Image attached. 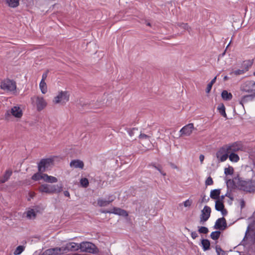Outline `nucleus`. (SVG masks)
Here are the masks:
<instances>
[{
  "mask_svg": "<svg viewBox=\"0 0 255 255\" xmlns=\"http://www.w3.org/2000/svg\"><path fill=\"white\" fill-rule=\"evenodd\" d=\"M235 179H238L237 184L239 190L250 193L255 192V180H244L242 177H240L239 175H237L235 177Z\"/></svg>",
  "mask_w": 255,
  "mask_h": 255,
  "instance_id": "nucleus-1",
  "label": "nucleus"
},
{
  "mask_svg": "<svg viewBox=\"0 0 255 255\" xmlns=\"http://www.w3.org/2000/svg\"><path fill=\"white\" fill-rule=\"evenodd\" d=\"M38 190L41 193L49 194L59 193L63 190V186L62 184L60 185L44 184L39 187Z\"/></svg>",
  "mask_w": 255,
  "mask_h": 255,
  "instance_id": "nucleus-2",
  "label": "nucleus"
},
{
  "mask_svg": "<svg viewBox=\"0 0 255 255\" xmlns=\"http://www.w3.org/2000/svg\"><path fill=\"white\" fill-rule=\"evenodd\" d=\"M78 245L79 250H80L81 252L96 254L99 252V250L97 246L90 242H82L79 243Z\"/></svg>",
  "mask_w": 255,
  "mask_h": 255,
  "instance_id": "nucleus-3",
  "label": "nucleus"
},
{
  "mask_svg": "<svg viewBox=\"0 0 255 255\" xmlns=\"http://www.w3.org/2000/svg\"><path fill=\"white\" fill-rule=\"evenodd\" d=\"M54 164V159L51 158H43L38 163L39 172H45Z\"/></svg>",
  "mask_w": 255,
  "mask_h": 255,
  "instance_id": "nucleus-4",
  "label": "nucleus"
},
{
  "mask_svg": "<svg viewBox=\"0 0 255 255\" xmlns=\"http://www.w3.org/2000/svg\"><path fill=\"white\" fill-rule=\"evenodd\" d=\"M240 89L243 92L255 95V82L247 81L241 85Z\"/></svg>",
  "mask_w": 255,
  "mask_h": 255,
  "instance_id": "nucleus-5",
  "label": "nucleus"
},
{
  "mask_svg": "<svg viewBox=\"0 0 255 255\" xmlns=\"http://www.w3.org/2000/svg\"><path fill=\"white\" fill-rule=\"evenodd\" d=\"M229 147H227V144L220 147L216 153L217 158L219 162H224L226 161L229 156L228 150Z\"/></svg>",
  "mask_w": 255,
  "mask_h": 255,
  "instance_id": "nucleus-6",
  "label": "nucleus"
},
{
  "mask_svg": "<svg viewBox=\"0 0 255 255\" xmlns=\"http://www.w3.org/2000/svg\"><path fill=\"white\" fill-rule=\"evenodd\" d=\"M23 115V112L20 108L18 106H14L10 110L7 111L4 116L6 119H8L12 115L16 118H20Z\"/></svg>",
  "mask_w": 255,
  "mask_h": 255,
  "instance_id": "nucleus-7",
  "label": "nucleus"
},
{
  "mask_svg": "<svg viewBox=\"0 0 255 255\" xmlns=\"http://www.w3.org/2000/svg\"><path fill=\"white\" fill-rule=\"evenodd\" d=\"M69 100V95L67 91H61L58 95L54 97L53 100L55 104H58L61 102L65 103Z\"/></svg>",
  "mask_w": 255,
  "mask_h": 255,
  "instance_id": "nucleus-8",
  "label": "nucleus"
},
{
  "mask_svg": "<svg viewBox=\"0 0 255 255\" xmlns=\"http://www.w3.org/2000/svg\"><path fill=\"white\" fill-rule=\"evenodd\" d=\"M211 209L208 206H205L203 209L201 210V214L200 217V223L203 224L210 217Z\"/></svg>",
  "mask_w": 255,
  "mask_h": 255,
  "instance_id": "nucleus-9",
  "label": "nucleus"
},
{
  "mask_svg": "<svg viewBox=\"0 0 255 255\" xmlns=\"http://www.w3.org/2000/svg\"><path fill=\"white\" fill-rule=\"evenodd\" d=\"M0 87L3 90L13 91L16 89V82L13 80L7 79L6 81L1 83Z\"/></svg>",
  "mask_w": 255,
  "mask_h": 255,
  "instance_id": "nucleus-10",
  "label": "nucleus"
},
{
  "mask_svg": "<svg viewBox=\"0 0 255 255\" xmlns=\"http://www.w3.org/2000/svg\"><path fill=\"white\" fill-rule=\"evenodd\" d=\"M194 128V125L192 123H190L185 125L179 131L180 136H190L192 134Z\"/></svg>",
  "mask_w": 255,
  "mask_h": 255,
  "instance_id": "nucleus-11",
  "label": "nucleus"
},
{
  "mask_svg": "<svg viewBox=\"0 0 255 255\" xmlns=\"http://www.w3.org/2000/svg\"><path fill=\"white\" fill-rule=\"evenodd\" d=\"M228 228L226 219L223 217L218 219L215 224L214 228L219 231L225 230Z\"/></svg>",
  "mask_w": 255,
  "mask_h": 255,
  "instance_id": "nucleus-12",
  "label": "nucleus"
},
{
  "mask_svg": "<svg viewBox=\"0 0 255 255\" xmlns=\"http://www.w3.org/2000/svg\"><path fill=\"white\" fill-rule=\"evenodd\" d=\"M36 108L38 112L41 111L47 106V103L43 97H37L36 98Z\"/></svg>",
  "mask_w": 255,
  "mask_h": 255,
  "instance_id": "nucleus-13",
  "label": "nucleus"
},
{
  "mask_svg": "<svg viewBox=\"0 0 255 255\" xmlns=\"http://www.w3.org/2000/svg\"><path fill=\"white\" fill-rule=\"evenodd\" d=\"M255 98V95L250 94L247 95L242 97L241 100L239 101V104L244 107V104L250 101H252Z\"/></svg>",
  "mask_w": 255,
  "mask_h": 255,
  "instance_id": "nucleus-14",
  "label": "nucleus"
},
{
  "mask_svg": "<svg viewBox=\"0 0 255 255\" xmlns=\"http://www.w3.org/2000/svg\"><path fill=\"white\" fill-rule=\"evenodd\" d=\"M254 62V59L244 61L241 64V68L243 69L246 72L248 71L249 69L252 66Z\"/></svg>",
  "mask_w": 255,
  "mask_h": 255,
  "instance_id": "nucleus-15",
  "label": "nucleus"
},
{
  "mask_svg": "<svg viewBox=\"0 0 255 255\" xmlns=\"http://www.w3.org/2000/svg\"><path fill=\"white\" fill-rule=\"evenodd\" d=\"M12 174V171L11 169L6 170L2 177H0V182L1 184L4 183L9 179Z\"/></svg>",
  "mask_w": 255,
  "mask_h": 255,
  "instance_id": "nucleus-16",
  "label": "nucleus"
},
{
  "mask_svg": "<svg viewBox=\"0 0 255 255\" xmlns=\"http://www.w3.org/2000/svg\"><path fill=\"white\" fill-rule=\"evenodd\" d=\"M70 166L74 168H79L83 169L84 166V163L82 161L79 159H74L70 162Z\"/></svg>",
  "mask_w": 255,
  "mask_h": 255,
  "instance_id": "nucleus-17",
  "label": "nucleus"
},
{
  "mask_svg": "<svg viewBox=\"0 0 255 255\" xmlns=\"http://www.w3.org/2000/svg\"><path fill=\"white\" fill-rule=\"evenodd\" d=\"M79 243L75 242H69L66 244L68 252H74L79 251Z\"/></svg>",
  "mask_w": 255,
  "mask_h": 255,
  "instance_id": "nucleus-18",
  "label": "nucleus"
},
{
  "mask_svg": "<svg viewBox=\"0 0 255 255\" xmlns=\"http://www.w3.org/2000/svg\"><path fill=\"white\" fill-rule=\"evenodd\" d=\"M201 246L204 251L210 249L211 243L210 241L207 239H202L201 240Z\"/></svg>",
  "mask_w": 255,
  "mask_h": 255,
  "instance_id": "nucleus-19",
  "label": "nucleus"
},
{
  "mask_svg": "<svg viewBox=\"0 0 255 255\" xmlns=\"http://www.w3.org/2000/svg\"><path fill=\"white\" fill-rule=\"evenodd\" d=\"M255 220H253L248 226L247 231L245 233V236L242 240V242H243L246 239L248 238V236L250 235L249 232L250 231H254L255 229Z\"/></svg>",
  "mask_w": 255,
  "mask_h": 255,
  "instance_id": "nucleus-20",
  "label": "nucleus"
},
{
  "mask_svg": "<svg viewBox=\"0 0 255 255\" xmlns=\"http://www.w3.org/2000/svg\"><path fill=\"white\" fill-rule=\"evenodd\" d=\"M238 179H235V177L233 179H228L226 180L227 186L228 188L231 187L232 189H236L238 188L237 183L236 181Z\"/></svg>",
  "mask_w": 255,
  "mask_h": 255,
  "instance_id": "nucleus-21",
  "label": "nucleus"
},
{
  "mask_svg": "<svg viewBox=\"0 0 255 255\" xmlns=\"http://www.w3.org/2000/svg\"><path fill=\"white\" fill-rule=\"evenodd\" d=\"M7 5L11 8H16L19 5V0H5Z\"/></svg>",
  "mask_w": 255,
  "mask_h": 255,
  "instance_id": "nucleus-22",
  "label": "nucleus"
},
{
  "mask_svg": "<svg viewBox=\"0 0 255 255\" xmlns=\"http://www.w3.org/2000/svg\"><path fill=\"white\" fill-rule=\"evenodd\" d=\"M221 97L225 101H230L232 99L233 96L231 93L224 90L222 92Z\"/></svg>",
  "mask_w": 255,
  "mask_h": 255,
  "instance_id": "nucleus-23",
  "label": "nucleus"
},
{
  "mask_svg": "<svg viewBox=\"0 0 255 255\" xmlns=\"http://www.w3.org/2000/svg\"><path fill=\"white\" fill-rule=\"evenodd\" d=\"M221 189L212 190L210 192V197L213 199L217 200L221 194Z\"/></svg>",
  "mask_w": 255,
  "mask_h": 255,
  "instance_id": "nucleus-24",
  "label": "nucleus"
},
{
  "mask_svg": "<svg viewBox=\"0 0 255 255\" xmlns=\"http://www.w3.org/2000/svg\"><path fill=\"white\" fill-rule=\"evenodd\" d=\"M112 202V200H107L103 198H99L97 200V204L100 207H105Z\"/></svg>",
  "mask_w": 255,
  "mask_h": 255,
  "instance_id": "nucleus-25",
  "label": "nucleus"
},
{
  "mask_svg": "<svg viewBox=\"0 0 255 255\" xmlns=\"http://www.w3.org/2000/svg\"><path fill=\"white\" fill-rule=\"evenodd\" d=\"M217 109L220 114L224 118L228 119L227 114L226 113V108L224 105L223 103L219 104Z\"/></svg>",
  "mask_w": 255,
  "mask_h": 255,
  "instance_id": "nucleus-26",
  "label": "nucleus"
},
{
  "mask_svg": "<svg viewBox=\"0 0 255 255\" xmlns=\"http://www.w3.org/2000/svg\"><path fill=\"white\" fill-rule=\"evenodd\" d=\"M227 147H229V150L228 151L229 154L231 152L235 153L236 151H238L240 149L237 146L236 142L230 145H227Z\"/></svg>",
  "mask_w": 255,
  "mask_h": 255,
  "instance_id": "nucleus-27",
  "label": "nucleus"
},
{
  "mask_svg": "<svg viewBox=\"0 0 255 255\" xmlns=\"http://www.w3.org/2000/svg\"><path fill=\"white\" fill-rule=\"evenodd\" d=\"M228 157L232 162H237L240 160L239 156L236 153H230Z\"/></svg>",
  "mask_w": 255,
  "mask_h": 255,
  "instance_id": "nucleus-28",
  "label": "nucleus"
},
{
  "mask_svg": "<svg viewBox=\"0 0 255 255\" xmlns=\"http://www.w3.org/2000/svg\"><path fill=\"white\" fill-rule=\"evenodd\" d=\"M221 232L220 231H216L212 232L211 234H210V237L213 240H217L220 235H221Z\"/></svg>",
  "mask_w": 255,
  "mask_h": 255,
  "instance_id": "nucleus-29",
  "label": "nucleus"
},
{
  "mask_svg": "<svg viewBox=\"0 0 255 255\" xmlns=\"http://www.w3.org/2000/svg\"><path fill=\"white\" fill-rule=\"evenodd\" d=\"M58 247L50 248L47 249L49 255H60Z\"/></svg>",
  "mask_w": 255,
  "mask_h": 255,
  "instance_id": "nucleus-30",
  "label": "nucleus"
},
{
  "mask_svg": "<svg viewBox=\"0 0 255 255\" xmlns=\"http://www.w3.org/2000/svg\"><path fill=\"white\" fill-rule=\"evenodd\" d=\"M39 87L42 94H45L47 91V85L45 81H40Z\"/></svg>",
  "mask_w": 255,
  "mask_h": 255,
  "instance_id": "nucleus-31",
  "label": "nucleus"
},
{
  "mask_svg": "<svg viewBox=\"0 0 255 255\" xmlns=\"http://www.w3.org/2000/svg\"><path fill=\"white\" fill-rule=\"evenodd\" d=\"M225 207L224 203L220 202L218 201H215V208L217 211H220Z\"/></svg>",
  "mask_w": 255,
  "mask_h": 255,
  "instance_id": "nucleus-32",
  "label": "nucleus"
},
{
  "mask_svg": "<svg viewBox=\"0 0 255 255\" xmlns=\"http://www.w3.org/2000/svg\"><path fill=\"white\" fill-rule=\"evenodd\" d=\"M80 183L81 187L83 188H87L89 185V180L87 178H81Z\"/></svg>",
  "mask_w": 255,
  "mask_h": 255,
  "instance_id": "nucleus-33",
  "label": "nucleus"
},
{
  "mask_svg": "<svg viewBox=\"0 0 255 255\" xmlns=\"http://www.w3.org/2000/svg\"><path fill=\"white\" fill-rule=\"evenodd\" d=\"M234 168L231 166H229L228 168H225L224 169V173L226 176L232 175L234 173Z\"/></svg>",
  "mask_w": 255,
  "mask_h": 255,
  "instance_id": "nucleus-34",
  "label": "nucleus"
},
{
  "mask_svg": "<svg viewBox=\"0 0 255 255\" xmlns=\"http://www.w3.org/2000/svg\"><path fill=\"white\" fill-rule=\"evenodd\" d=\"M24 247L23 246H18L16 247V249L14 251V255H18L21 254L22 252L24 250Z\"/></svg>",
  "mask_w": 255,
  "mask_h": 255,
  "instance_id": "nucleus-35",
  "label": "nucleus"
},
{
  "mask_svg": "<svg viewBox=\"0 0 255 255\" xmlns=\"http://www.w3.org/2000/svg\"><path fill=\"white\" fill-rule=\"evenodd\" d=\"M43 172H39L38 171V172L34 174L32 177L31 179L34 181H38L40 179H41V173H43Z\"/></svg>",
  "mask_w": 255,
  "mask_h": 255,
  "instance_id": "nucleus-36",
  "label": "nucleus"
},
{
  "mask_svg": "<svg viewBox=\"0 0 255 255\" xmlns=\"http://www.w3.org/2000/svg\"><path fill=\"white\" fill-rule=\"evenodd\" d=\"M198 232L200 234H207L209 232L208 228L204 226H198Z\"/></svg>",
  "mask_w": 255,
  "mask_h": 255,
  "instance_id": "nucleus-37",
  "label": "nucleus"
},
{
  "mask_svg": "<svg viewBox=\"0 0 255 255\" xmlns=\"http://www.w3.org/2000/svg\"><path fill=\"white\" fill-rule=\"evenodd\" d=\"M36 216V213L34 209H31L27 212V217L29 219L35 218Z\"/></svg>",
  "mask_w": 255,
  "mask_h": 255,
  "instance_id": "nucleus-38",
  "label": "nucleus"
},
{
  "mask_svg": "<svg viewBox=\"0 0 255 255\" xmlns=\"http://www.w3.org/2000/svg\"><path fill=\"white\" fill-rule=\"evenodd\" d=\"M217 255H227L226 253L222 250L220 246L217 245L215 247Z\"/></svg>",
  "mask_w": 255,
  "mask_h": 255,
  "instance_id": "nucleus-39",
  "label": "nucleus"
},
{
  "mask_svg": "<svg viewBox=\"0 0 255 255\" xmlns=\"http://www.w3.org/2000/svg\"><path fill=\"white\" fill-rule=\"evenodd\" d=\"M177 26L182 29L187 30H189V29H191V27L188 25V23H187L179 22L177 23Z\"/></svg>",
  "mask_w": 255,
  "mask_h": 255,
  "instance_id": "nucleus-40",
  "label": "nucleus"
},
{
  "mask_svg": "<svg viewBox=\"0 0 255 255\" xmlns=\"http://www.w3.org/2000/svg\"><path fill=\"white\" fill-rule=\"evenodd\" d=\"M68 248L67 247L66 244L64 246H62L61 247H58L59 252L60 255L63 254L64 253H67L68 252Z\"/></svg>",
  "mask_w": 255,
  "mask_h": 255,
  "instance_id": "nucleus-41",
  "label": "nucleus"
},
{
  "mask_svg": "<svg viewBox=\"0 0 255 255\" xmlns=\"http://www.w3.org/2000/svg\"><path fill=\"white\" fill-rule=\"evenodd\" d=\"M47 178L46 182L50 183H56L57 182L58 180L57 179L52 176H46Z\"/></svg>",
  "mask_w": 255,
  "mask_h": 255,
  "instance_id": "nucleus-42",
  "label": "nucleus"
},
{
  "mask_svg": "<svg viewBox=\"0 0 255 255\" xmlns=\"http://www.w3.org/2000/svg\"><path fill=\"white\" fill-rule=\"evenodd\" d=\"M152 166L156 169H157L158 171H159V172L163 175V176H165L166 175V173L165 172H164L162 170V166L160 164H158L157 165H156V164L155 163L153 164H152Z\"/></svg>",
  "mask_w": 255,
  "mask_h": 255,
  "instance_id": "nucleus-43",
  "label": "nucleus"
},
{
  "mask_svg": "<svg viewBox=\"0 0 255 255\" xmlns=\"http://www.w3.org/2000/svg\"><path fill=\"white\" fill-rule=\"evenodd\" d=\"M122 210V209H121L120 208L114 207H113L111 212L112 214H114L115 215H119V213Z\"/></svg>",
  "mask_w": 255,
  "mask_h": 255,
  "instance_id": "nucleus-44",
  "label": "nucleus"
},
{
  "mask_svg": "<svg viewBox=\"0 0 255 255\" xmlns=\"http://www.w3.org/2000/svg\"><path fill=\"white\" fill-rule=\"evenodd\" d=\"M213 180L211 176L208 177L205 181L206 186H209L213 184Z\"/></svg>",
  "mask_w": 255,
  "mask_h": 255,
  "instance_id": "nucleus-45",
  "label": "nucleus"
},
{
  "mask_svg": "<svg viewBox=\"0 0 255 255\" xmlns=\"http://www.w3.org/2000/svg\"><path fill=\"white\" fill-rule=\"evenodd\" d=\"M135 130H137V128H128L127 131L129 135L130 136H132L134 135V131Z\"/></svg>",
  "mask_w": 255,
  "mask_h": 255,
  "instance_id": "nucleus-46",
  "label": "nucleus"
},
{
  "mask_svg": "<svg viewBox=\"0 0 255 255\" xmlns=\"http://www.w3.org/2000/svg\"><path fill=\"white\" fill-rule=\"evenodd\" d=\"M119 216H122L124 217H127L128 215V212L126 210L123 209L121 210V211L120 212H119Z\"/></svg>",
  "mask_w": 255,
  "mask_h": 255,
  "instance_id": "nucleus-47",
  "label": "nucleus"
},
{
  "mask_svg": "<svg viewBox=\"0 0 255 255\" xmlns=\"http://www.w3.org/2000/svg\"><path fill=\"white\" fill-rule=\"evenodd\" d=\"M246 72L243 69H238L237 70H235L233 72V73H234V74L236 76L237 75H242V74H243L245 73Z\"/></svg>",
  "mask_w": 255,
  "mask_h": 255,
  "instance_id": "nucleus-48",
  "label": "nucleus"
},
{
  "mask_svg": "<svg viewBox=\"0 0 255 255\" xmlns=\"http://www.w3.org/2000/svg\"><path fill=\"white\" fill-rule=\"evenodd\" d=\"M192 203V200H190L189 199H187L185 201L183 202V205L184 207H190Z\"/></svg>",
  "mask_w": 255,
  "mask_h": 255,
  "instance_id": "nucleus-49",
  "label": "nucleus"
},
{
  "mask_svg": "<svg viewBox=\"0 0 255 255\" xmlns=\"http://www.w3.org/2000/svg\"><path fill=\"white\" fill-rule=\"evenodd\" d=\"M80 104L82 107L88 106V107H89L90 108H96V107H95L94 106H92L91 103H82V102H80Z\"/></svg>",
  "mask_w": 255,
  "mask_h": 255,
  "instance_id": "nucleus-50",
  "label": "nucleus"
},
{
  "mask_svg": "<svg viewBox=\"0 0 255 255\" xmlns=\"http://www.w3.org/2000/svg\"><path fill=\"white\" fill-rule=\"evenodd\" d=\"M35 193L34 192H29L28 193L29 197L27 198L28 201H30L31 199L33 198V197L35 196Z\"/></svg>",
  "mask_w": 255,
  "mask_h": 255,
  "instance_id": "nucleus-51",
  "label": "nucleus"
},
{
  "mask_svg": "<svg viewBox=\"0 0 255 255\" xmlns=\"http://www.w3.org/2000/svg\"><path fill=\"white\" fill-rule=\"evenodd\" d=\"M250 236V238L251 239V240L252 241L253 244H255V231L252 234L248 236V237Z\"/></svg>",
  "mask_w": 255,
  "mask_h": 255,
  "instance_id": "nucleus-52",
  "label": "nucleus"
},
{
  "mask_svg": "<svg viewBox=\"0 0 255 255\" xmlns=\"http://www.w3.org/2000/svg\"><path fill=\"white\" fill-rule=\"evenodd\" d=\"M212 86L213 85H211V84H208L207 85V87L206 88V92L207 93H209L212 89Z\"/></svg>",
  "mask_w": 255,
  "mask_h": 255,
  "instance_id": "nucleus-53",
  "label": "nucleus"
},
{
  "mask_svg": "<svg viewBox=\"0 0 255 255\" xmlns=\"http://www.w3.org/2000/svg\"><path fill=\"white\" fill-rule=\"evenodd\" d=\"M225 198V196H224V195H223L221 196L219 195V197H218V198L217 199L216 201H218L220 202L224 203V200Z\"/></svg>",
  "mask_w": 255,
  "mask_h": 255,
  "instance_id": "nucleus-54",
  "label": "nucleus"
},
{
  "mask_svg": "<svg viewBox=\"0 0 255 255\" xmlns=\"http://www.w3.org/2000/svg\"><path fill=\"white\" fill-rule=\"evenodd\" d=\"M149 137V136L144 133H140L139 135V138H148Z\"/></svg>",
  "mask_w": 255,
  "mask_h": 255,
  "instance_id": "nucleus-55",
  "label": "nucleus"
},
{
  "mask_svg": "<svg viewBox=\"0 0 255 255\" xmlns=\"http://www.w3.org/2000/svg\"><path fill=\"white\" fill-rule=\"evenodd\" d=\"M48 72V71H47L46 72L44 73L43 74H42V79L41 80V81H45V80L46 79L47 77V73Z\"/></svg>",
  "mask_w": 255,
  "mask_h": 255,
  "instance_id": "nucleus-56",
  "label": "nucleus"
},
{
  "mask_svg": "<svg viewBox=\"0 0 255 255\" xmlns=\"http://www.w3.org/2000/svg\"><path fill=\"white\" fill-rule=\"evenodd\" d=\"M220 212H221L222 215L223 216H226L228 214V211L225 208V207L224 208V209H223L222 210H221Z\"/></svg>",
  "mask_w": 255,
  "mask_h": 255,
  "instance_id": "nucleus-57",
  "label": "nucleus"
},
{
  "mask_svg": "<svg viewBox=\"0 0 255 255\" xmlns=\"http://www.w3.org/2000/svg\"><path fill=\"white\" fill-rule=\"evenodd\" d=\"M224 196H225V197H227L229 198L232 201H233L234 200V197H233V196L230 193H229L228 192H227L224 195Z\"/></svg>",
  "mask_w": 255,
  "mask_h": 255,
  "instance_id": "nucleus-58",
  "label": "nucleus"
},
{
  "mask_svg": "<svg viewBox=\"0 0 255 255\" xmlns=\"http://www.w3.org/2000/svg\"><path fill=\"white\" fill-rule=\"evenodd\" d=\"M246 203L244 199H241L240 201V205L241 210L245 207Z\"/></svg>",
  "mask_w": 255,
  "mask_h": 255,
  "instance_id": "nucleus-59",
  "label": "nucleus"
},
{
  "mask_svg": "<svg viewBox=\"0 0 255 255\" xmlns=\"http://www.w3.org/2000/svg\"><path fill=\"white\" fill-rule=\"evenodd\" d=\"M205 197H206L205 195H204L203 196L202 199V200L201 201V203H203V202L207 203L209 201V200H210L209 198H208L207 199H206Z\"/></svg>",
  "mask_w": 255,
  "mask_h": 255,
  "instance_id": "nucleus-60",
  "label": "nucleus"
},
{
  "mask_svg": "<svg viewBox=\"0 0 255 255\" xmlns=\"http://www.w3.org/2000/svg\"><path fill=\"white\" fill-rule=\"evenodd\" d=\"M191 235L193 239H195L198 237V234L195 231L192 232Z\"/></svg>",
  "mask_w": 255,
  "mask_h": 255,
  "instance_id": "nucleus-61",
  "label": "nucleus"
},
{
  "mask_svg": "<svg viewBox=\"0 0 255 255\" xmlns=\"http://www.w3.org/2000/svg\"><path fill=\"white\" fill-rule=\"evenodd\" d=\"M39 255H49L47 249L44 251L43 252H42L41 251H39Z\"/></svg>",
  "mask_w": 255,
  "mask_h": 255,
  "instance_id": "nucleus-62",
  "label": "nucleus"
},
{
  "mask_svg": "<svg viewBox=\"0 0 255 255\" xmlns=\"http://www.w3.org/2000/svg\"><path fill=\"white\" fill-rule=\"evenodd\" d=\"M46 176H49L48 175H47V174H45V173H41V179H43L44 181H46L47 180V178Z\"/></svg>",
  "mask_w": 255,
  "mask_h": 255,
  "instance_id": "nucleus-63",
  "label": "nucleus"
},
{
  "mask_svg": "<svg viewBox=\"0 0 255 255\" xmlns=\"http://www.w3.org/2000/svg\"><path fill=\"white\" fill-rule=\"evenodd\" d=\"M63 194L65 196L68 197L69 198L70 197V193L68 191H67V190L64 191L63 192Z\"/></svg>",
  "mask_w": 255,
  "mask_h": 255,
  "instance_id": "nucleus-64",
  "label": "nucleus"
}]
</instances>
